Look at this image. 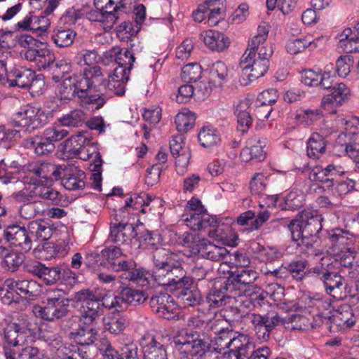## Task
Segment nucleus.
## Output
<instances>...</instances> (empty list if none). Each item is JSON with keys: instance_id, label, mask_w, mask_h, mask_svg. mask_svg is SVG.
Returning a JSON list of instances; mask_svg holds the SVG:
<instances>
[{"instance_id": "28", "label": "nucleus", "mask_w": 359, "mask_h": 359, "mask_svg": "<svg viewBox=\"0 0 359 359\" xmlns=\"http://www.w3.org/2000/svg\"><path fill=\"white\" fill-rule=\"evenodd\" d=\"M69 334V338L78 345L90 346L97 340V325H84Z\"/></svg>"}, {"instance_id": "17", "label": "nucleus", "mask_w": 359, "mask_h": 359, "mask_svg": "<svg viewBox=\"0 0 359 359\" xmlns=\"http://www.w3.org/2000/svg\"><path fill=\"white\" fill-rule=\"evenodd\" d=\"M170 149L172 156L175 159L176 170L178 174L183 175L189 163L191 151L186 146L181 135L175 136L170 142Z\"/></svg>"}, {"instance_id": "49", "label": "nucleus", "mask_w": 359, "mask_h": 359, "mask_svg": "<svg viewBox=\"0 0 359 359\" xmlns=\"http://www.w3.org/2000/svg\"><path fill=\"white\" fill-rule=\"evenodd\" d=\"M254 348L255 346L251 339L247 344H244L238 350H230L223 354H217L214 358L215 359H231V357L233 356L235 359H250Z\"/></svg>"}, {"instance_id": "4", "label": "nucleus", "mask_w": 359, "mask_h": 359, "mask_svg": "<svg viewBox=\"0 0 359 359\" xmlns=\"http://www.w3.org/2000/svg\"><path fill=\"white\" fill-rule=\"evenodd\" d=\"M175 347L182 353L190 355H182L178 359H210L211 353L205 354L208 348V338L204 333L187 328L178 330L172 341Z\"/></svg>"}, {"instance_id": "58", "label": "nucleus", "mask_w": 359, "mask_h": 359, "mask_svg": "<svg viewBox=\"0 0 359 359\" xmlns=\"http://www.w3.org/2000/svg\"><path fill=\"white\" fill-rule=\"evenodd\" d=\"M6 325L22 334L29 331L31 326L27 315L23 313H16Z\"/></svg>"}, {"instance_id": "37", "label": "nucleus", "mask_w": 359, "mask_h": 359, "mask_svg": "<svg viewBox=\"0 0 359 359\" xmlns=\"http://www.w3.org/2000/svg\"><path fill=\"white\" fill-rule=\"evenodd\" d=\"M89 142L90 140L83 134L72 136L65 141L62 146L63 153L68 157H75L84 144Z\"/></svg>"}, {"instance_id": "29", "label": "nucleus", "mask_w": 359, "mask_h": 359, "mask_svg": "<svg viewBox=\"0 0 359 359\" xmlns=\"http://www.w3.org/2000/svg\"><path fill=\"white\" fill-rule=\"evenodd\" d=\"M251 110V102L249 99L241 100L236 107L235 114L237 116L238 130L242 133L247 132L252 125Z\"/></svg>"}, {"instance_id": "50", "label": "nucleus", "mask_w": 359, "mask_h": 359, "mask_svg": "<svg viewBox=\"0 0 359 359\" xmlns=\"http://www.w3.org/2000/svg\"><path fill=\"white\" fill-rule=\"evenodd\" d=\"M208 338V341L210 339L211 345L215 351L220 352L225 348H229V341L231 335H233V330L226 328L225 330L215 335L213 338L208 333L203 332Z\"/></svg>"}, {"instance_id": "5", "label": "nucleus", "mask_w": 359, "mask_h": 359, "mask_svg": "<svg viewBox=\"0 0 359 359\" xmlns=\"http://www.w3.org/2000/svg\"><path fill=\"white\" fill-rule=\"evenodd\" d=\"M332 257L324 255L320 257L318 265L310 268L309 274L319 280L327 294L334 299H341L346 297V282L338 272L331 271L330 266Z\"/></svg>"}, {"instance_id": "3", "label": "nucleus", "mask_w": 359, "mask_h": 359, "mask_svg": "<svg viewBox=\"0 0 359 359\" xmlns=\"http://www.w3.org/2000/svg\"><path fill=\"white\" fill-rule=\"evenodd\" d=\"M90 74L86 79H81L77 87L80 90L78 103L85 109L93 111L99 110L111 97L107 93L91 94L93 90H96L98 83H105L103 69L98 65L92 66Z\"/></svg>"}, {"instance_id": "14", "label": "nucleus", "mask_w": 359, "mask_h": 359, "mask_svg": "<svg viewBox=\"0 0 359 359\" xmlns=\"http://www.w3.org/2000/svg\"><path fill=\"white\" fill-rule=\"evenodd\" d=\"M269 28L266 26H259L257 34L248 42L246 52H252L254 55L269 60L273 55L272 44L267 42Z\"/></svg>"}, {"instance_id": "44", "label": "nucleus", "mask_w": 359, "mask_h": 359, "mask_svg": "<svg viewBox=\"0 0 359 359\" xmlns=\"http://www.w3.org/2000/svg\"><path fill=\"white\" fill-rule=\"evenodd\" d=\"M195 114L188 109H183L175 116V124L179 132L186 133L195 125Z\"/></svg>"}, {"instance_id": "12", "label": "nucleus", "mask_w": 359, "mask_h": 359, "mask_svg": "<svg viewBox=\"0 0 359 359\" xmlns=\"http://www.w3.org/2000/svg\"><path fill=\"white\" fill-rule=\"evenodd\" d=\"M245 52L243 55L240 65L243 74L248 77L250 81L263 76L269 69V60H262L251 53Z\"/></svg>"}, {"instance_id": "22", "label": "nucleus", "mask_w": 359, "mask_h": 359, "mask_svg": "<svg viewBox=\"0 0 359 359\" xmlns=\"http://www.w3.org/2000/svg\"><path fill=\"white\" fill-rule=\"evenodd\" d=\"M350 96L349 88L343 83H338L332 88L331 94L324 96L322 99V107L330 114H335V107L346 102Z\"/></svg>"}, {"instance_id": "61", "label": "nucleus", "mask_w": 359, "mask_h": 359, "mask_svg": "<svg viewBox=\"0 0 359 359\" xmlns=\"http://www.w3.org/2000/svg\"><path fill=\"white\" fill-rule=\"evenodd\" d=\"M40 21H47L44 16H37L32 13H29L22 20L19 21L16 26L19 29L22 30H36L42 27L39 26Z\"/></svg>"}, {"instance_id": "36", "label": "nucleus", "mask_w": 359, "mask_h": 359, "mask_svg": "<svg viewBox=\"0 0 359 359\" xmlns=\"http://www.w3.org/2000/svg\"><path fill=\"white\" fill-rule=\"evenodd\" d=\"M335 256V261L344 267L359 266V252H356L348 248L340 250H333Z\"/></svg>"}, {"instance_id": "33", "label": "nucleus", "mask_w": 359, "mask_h": 359, "mask_svg": "<svg viewBox=\"0 0 359 359\" xmlns=\"http://www.w3.org/2000/svg\"><path fill=\"white\" fill-rule=\"evenodd\" d=\"M333 322L342 328L352 327L356 323V318L351 307L348 304L339 306L333 315Z\"/></svg>"}, {"instance_id": "46", "label": "nucleus", "mask_w": 359, "mask_h": 359, "mask_svg": "<svg viewBox=\"0 0 359 359\" xmlns=\"http://www.w3.org/2000/svg\"><path fill=\"white\" fill-rule=\"evenodd\" d=\"M178 294V299L184 307L194 306L200 304L202 296L199 290L191 289L190 287H182Z\"/></svg>"}, {"instance_id": "26", "label": "nucleus", "mask_w": 359, "mask_h": 359, "mask_svg": "<svg viewBox=\"0 0 359 359\" xmlns=\"http://www.w3.org/2000/svg\"><path fill=\"white\" fill-rule=\"evenodd\" d=\"M134 227L127 223H111L108 241L118 245H128L133 236Z\"/></svg>"}, {"instance_id": "20", "label": "nucleus", "mask_w": 359, "mask_h": 359, "mask_svg": "<svg viewBox=\"0 0 359 359\" xmlns=\"http://www.w3.org/2000/svg\"><path fill=\"white\" fill-rule=\"evenodd\" d=\"M92 67L85 68L79 74L65 79L57 86V93L61 100H70L76 95L79 99L80 90L77 86L81 79H86L90 74Z\"/></svg>"}, {"instance_id": "7", "label": "nucleus", "mask_w": 359, "mask_h": 359, "mask_svg": "<svg viewBox=\"0 0 359 359\" xmlns=\"http://www.w3.org/2000/svg\"><path fill=\"white\" fill-rule=\"evenodd\" d=\"M67 130L56 127L46 128L41 135H36L23 140L24 147L34 151L38 156L51 154L55 148L54 142H59L67 136Z\"/></svg>"}, {"instance_id": "25", "label": "nucleus", "mask_w": 359, "mask_h": 359, "mask_svg": "<svg viewBox=\"0 0 359 359\" xmlns=\"http://www.w3.org/2000/svg\"><path fill=\"white\" fill-rule=\"evenodd\" d=\"M193 284V278L187 276V271L177 261L170 266L165 286L178 290L182 287H190Z\"/></svg>"}, {"instance_id": "54", "label": "nucleus", "mask_w": 359, "mask_h": 359, "mask_svg": "<svg viewBox=\"0 0 359 359\" xmlns=\"http://www.w3.org/2000/svg\"><path fill=\"white\" fill-rule=\"evenodd\" d=\"M22 334L11 328L8 325L4 329V354L8 350H12V347L20 345Z\"/></svg>"}, {"instance_id": "38", "label": "nucleus", "mask_w": 359, "mask_h": 359, "mask_svg": "<svg viewBox=\"0 0 359 359\" xmlns=\"http://www.w3.org/2000/svg\"><path fill=\"white\" fill-rule=\"evenodd\" d=\"M46 205L41 201H34L24 203L19 209V213L21 217L25 219H30L37 216L44 215Z\"/></svg>"}, {"instance_id": "60", "label": "nucleus", "mask_w": 359, "mask_h": 359, "mask_svg": "<svg viewBox=\"0 0 359 359\" xmlns=\"http://www.w3.org/2000/svg\"><path fill=\"white\" fill-rule=\"evenodd\" d=\"M123 296L126 299L128 304L133 306L143 304L149 297L144 291L130 287L123 288Z\"/></svg>"}, {"instance_id": "1", "label": "nucleus", "mask_w": 359, "mask_h": 359, "mask_svg": "<svg viewBox=\"0 0 359 359\" xmlns=\"http://www.w3.org/2000/svg\"><path fill=\"white\" fill-rule=\"evenodd\" d=\"M323 218L317 210L306 209L300 212L288 224L292 238L299 246L305 248L309 255L320 256L322 251L317 248V235L322 229Z\"/></svg>"}, {"instance_id": "53", "label": "nucleus", "mask_w": 359, "mask_h": 359, "mask_svg": "<svg viewBox=\"0 0 359 359\" xmlns=\"http://www.w3.org/2000/svg\"><path fill=\"white\" fill-rule=\"evenodd\" d=\"M228 76V68L222 61L213 63L210 69V81L215 85H221Z\"/></svg>"}, {"instance_id": "59", "label": "nucleus", "mask_w": 359, "mask_h": 359, "mask_svg": "<svg viewBox=\"0 0 359 359\" xmlns=\"http://www.w3.org/2000/svg\"><path fill=\"white\" fill-rule=\"evenodd\" d=\"M85 121V114L81 109H74L59 119L62 126L68 127H79Z\"/></svg>"}, {"instance_id": "13", "label": "nucleus", "mask_w": 359, "mask_h": 359, "mask_svg": "<svg viewBox=\"0 0 359 359\" xmlns=\"http://www.w3.org/2000/svg\"><path fill=\"white\" fill-rule=\"evenodd\" d=\"M43 112L38 109L27 104L13 114V122L15 126L22 127L29 133L41 126Z\"/></svg>"}, {"instance_id": "48", "label": "nucleus", "mask_w": 359, "mask_h": 359, "mask_svg": "<svg viewBox=\"0 0 359 359\" xmlns=\"http://www.w3.org/2000/svg\"><path fill=\"white\" fill-rule=\"evenodd\" d=\"M198 137L201 146L205 148H212L219 143L221 140L218 131L208 127H203L200 130Z\"/></svg>"}, {"instance_id": "51", "label": "nucleus", "mask_w": 359, "mask_h": 359, "mask_svg": "<svg viewBox=\"0 0 359 359\" xmlns=\"http://www.w3.org/2000/svg\"><path fill=\"white\" fill-rule=\"evenodd\" d=\"M177 257V255L164 248H156L153 255L154 266H172Z\"/></svg>"}, {"instance_id": "43", "label": "nucleus", "mask_w": 359, "mask_h": 359, "mask_svg": "<svg viewBox=\"0 0 359 359\" xmlns=\"http://www.w3.org/2000/svg\"><path fill=\"white\" fill-rule=\"evenodd\" d=\"M41 286L33 279L20 280L18 294L25 299H34L39 295Z\"/></svg>"}, {"instance_id": "32", "label": "nucleus", "mask_w": 359, "mask_h": 359, "mask_svg": "<svg viewBox=\"0 0 359 359\" xmlns=\"http://www.w3.org/2000/svg\"><path fill=\"white\" fill-rule=\"evenodd\" d=\"M201 255L214 262H219L223 259L228 254L227 250L224 247H220L211 243H207L203 240L201 247L198 251Z\"/></svg>"}, {"instance_id": "41", "label": "nucleus", "mask_w": 359, "mask_h": 359, "mask_svg": "<svg viewBox=\"0 0 359 359\" xmlns=\"http://www.w3.org/2000/svg\"><path fill=\"white\" fill-rule=\"evenodd\" d=\"M76 35V32L71 29L60 28L53 30L51 39L57 46L65 48L73 43Z\"/></svg>"}, {"instance_id": "42", "label": "nucleus", "mask_w": 359, "mask_h": 359, "mask_svg": "<svg viewBox=\"0 0 359 359\" xmlns=\"http://www.w3.org/2000/svg\"><path fill=\"white\" fill-rule=\"evenodd\" d=\"M231 277L233 283L250 285L256 280L258 274L254 269L248 266L236 269L232 272Z\"/></svg>"}, {"instance_id": "6", "label": "nucleus", "mask_w": 359, "mask_h": 359, "mask_svg": "<svg viewBox=\"0 0 359 359\" xmlns=\"http://www.w3.org/2000/svg\"><path fill=\"white\" fill-rule=\"evenodd\" d=\"M94 5L97 11L89 12L88 18L106 23L109 27L115 25L128 10L126 0H94Z\"/></svg>"}, {"instance_id": "18", "label": "nucleus", "mask_w": 359, "mask_h": 359, "mask_svg": "<svg viewBox=\"0 0 359 359\" xmlns=\"http://www.w3.org/2000/svg\"><path fill=\"white\" fill-rule=\"evenodd\" d=\"M346 168L336 162H333L325 167L316 165L313 167L309 174L311 181L327 183V187L334 186L333 177L338 175H342L346 172Z\"/></svg>"}, {"instance_id": "11", "label": "nucleus", "mask_w": 359, "mask_h": 359, "mask_svg": "<svg viewBox=\"0 0 359 359\" xmlns=\"http://www.w3.org/2000/svg\"><path fill=\"white\" fill-rule=\"evenodd\" d=\"M8 61L0 60V85L6 87L28 88L34 79V72L22 67L8 70Z\"/></svg>"}, {"instance_id": "52", "label": "nucleus", "mask_w": 359, "mask_h": 359, "mask_svg": "<svg viewBox=\"0 0 359 359\" xmlns=\"http://www.w3.org/2000/svg\"><path fill=\"white\" fill-rule=\"evenodd\" d=\"M235 298L225 294L220 289H213L206 297V301L211 308H217L230 304Z\"/></svg>"}, {"instance_id": "15", "label": "nucleus", "mask_w": 359, "mask_h": 359, "mask_svg": "<svg viewBox=\"0 0 359 359\" xmlns=\"http://www.w3.org/2000/svg\"><path fill=\"white\" fill-rule=\"evenodd\" d=\"M101 253L110 268L115 271L124 272L125 270H131L135 266L132 259H126V255L118 246H109L103 249Z\"/></svg>"}, {"instance_id": "8", "label": "nucleus", "mask_w": 359, "mask_h": 359, "mask_svg": "<svg viewBox=\"0 0 359 359\" xmlns=\"http://www.w3.org/2000/svg\"><path fill=\"white\" fill-rule=\"evenodd\" d=\"M25 187L15 194V198L20 202L29 201L34 196L52 201L55 204L60 202V194L43 184L39 179L24 177L22 180Z\"/></svg>"}, {"instance_id": "2", "label": "nucleus", "mask_w": 359, "mask_h": 359, "mask_svg": "<svg viewBox=\"0 0 359 359\" xmlns=\"http://www.w3.org/2000/svg\"><path fill=\"white\" fill-rule=\"evenodd\" d=\"M223 316L231 326H238L243 329V325L251 323L258 339L266 341L269 339L270 333L277 326L283 325V319L275 312H269L265 315L247 312L238 305H230L223 311Z\"/></svg>"}, {"instance_id": "57", "label": "nucleus", "mask_w": 359, "mask_h": 359, "mask_svg": "<svg viewBox=\"0 0 359 359\" xmlns=\"http://www.w3.org/2000/svg\"><path fill=\"white\" fill-rule=\"evenodd\" d=\"M39 349L36 346H27L21 348L17 356L13 350L6 352V359H39Z\"/></svg>"}, {"instance_id": "40", "label": "nucleus", "mask_w": 359, "mask_h": 359, "mask_svg": "<svg viewBox=\"0 0 359 359\" xmlns=\"http://www.w3.org/2000/svg\"><path fill=\"white\" fill-rule=\"evenodd\" d=\"M326 142L324 137L318 133H313L307 143V155L309 158H318L325 152Z\"/></svg>"}, {"instance_id": "39", "label": "nucleus", "mask_w": 359, "mask_h": 359, "mask_svg": "<svg viewBox=\"0 0 359 359\" xmlns=\"http://www.w3.org/2000/svg\"><path fill=\"white\" fill-rule=\"evenodd\" d=\"M126 279L135 282L142 287H146L153 283L151 273L142 268L135 269V266L131 270H125L124 273Z\"/></svg>"}, {"instance_id": "45", "label": "nucleus", "mask_w": 359, "mask_h": 359, "mask_svg": "<svg viewBox=\"0 0 359 359\" xmlns=\"http://www.w3.org/2000/svg\"><path fill=\"white\" fill-rule=\"evenodd\" d=\"M308 264L305 259L294 260L287 264V269L290 275L296 280H302L305 276L314 278V276L309 274L310 269H307Z\"/></svg>"}, {"instance_id": "31", "label": "nucleus", "mask_w": 359, "mask_h": 359, "mask_svg": "<svg viewBox=\"0 0 359 359\" xmlns=\"http://www.w3.org/2000/svg\"><path fill=\"white\" fill-rule=\"evenodd\" d=\"M27 231L31 236L32 242L35 241H44L48 240L52 236V228L43 220H34L27 225Z\"/></svg>"}, {"instance_id": "9", "label": "nucleus", "mask_w": 359, "mask_h": 359, "mask_svg": "<svg viewBox=\"0 0 359 359\" xmlns=\"http://www.w3.org/2000/svg\"><path fill=\"white\" fill-rule=\"evenodd\" d=\"M76 302H81V320L83 325H97L103 309L100 305L98 292L88 289L81 290L75 294Z\"/></svg>"}, {"instance_id": "30", "label": "nucleus", "mask_w": 359, "mask_h": 359, "mask_svg": "<svg viewBox=\"0 0 359 359\" xmlns=\"http://www.w3.org/2000/svg\"><path fill=\"white\" fill-rule=\"evenodd\" d=\"M57 355L66 359H91L86 351L79 347L78 344L62 342L55 350Z\"/></svg>"}, {"instance_id": "56", "label": "nucleus", "mask_w": 359, "mask_h": 359, "mask_svg": "<svg viewBox=\"0 0 359 359\" xmlns=\"http://www.w3.org/2000/svg\"><path fill=\"white\" fill-rule=\"evenodd\" d=\"M104 76L105 75V71L103 69ZM105 83H98V86H103L106 89V92L108 95H111V97L115 95H123L126 91L125 84L126 82L118 81L115 77L109 78L107 79L104 76Z\"/></svg>"}, {"instance_id": "55", "label": "nucleus", "mask_w": 359, "mask_h": 359, "mask_svg": "<svg viewBox=\"0 0 359 359\" xmlns=\"http://www.w3.org/2000/svg\"><path fill=\"white\" fill-rule=\"evenodd\" d=\"M129 320L126 316H122L118 318H111L104 323V329L111 334L118 335L123 332L128 326Z\"/></svg>"}, {"instance_id": "16", "label": "nucleus", "mask_w": 359, "mask_h": 359, "mask_svg": "<svg viewBox=\"0 0 359 359\" xmlns=\"http://www.w3.org/2000/svg\"><path fill=\"white\" fill-rule=\"evenodd\" d=\"M6 241L13 246L19 248L27 252L32 248L31 236L25 226L19 225L8 226L4 232Z\"/></svg>"}, {"instance_id": "47", "label": "nucleus", "mask_w": 359, "mask_h": 359, "mask_svg": "<svg viewBox=\"0 0 359 359\" xmlns=\"http://www.w3.org/2000/svg\"><path fill=\"white\" fill-rule=\"evenodd\" d=\"M71 71V63L66 60L62 59L55 60L53 64H51L50 66H49L48 73L51 76V79L57 83Z\"/></svg>"}, {"instance_id": "19", "label": "nucleus", "mask_w": 359, "mask_h": 359, "mask_svg": "<svg viewBox=\"0 0 359 359\" xmlns=\"http://www.w3.org/2000/svg\"><path fill=\"white\" fill-rule=\"evenodd\" d=\"M62 165L56 166L49 163H34L29 165L27 174L25 177L57 180L62 175Z\"/></svg>"}, {"instance_id": "10", "label": "nucleus", "mask_w": 359, "mask_h": 359, "mask_svg": "<svg viewBox=\"0 0 359 359\" xmlns=\"http://www.w3.org/2000/svg\"><path fill=\"white\" fill-rule=\"evenodd\" d=\"M69 302L68 299L53 292L47 298L44 306L35 305L32 311L37 318L53 322L67 316L69 311Z\"/></svg>"}, {"instance_id": "24", "label": "nucleus", "mask_w": 359, "mask_h": 359, "mask_svg": "<svg viewBox=\"0 0 359 359\" xmlns=\"http://www.w3.org/2000/svg\"><path fill=\"white\" fill-rule=\"evenodd\" d=\"M265 147L264 140L258 137H252L247 142V145L241 152V158L244 162H249L255 160L256 161H263L266 156L264 150Z\"/></svg>"}, {"instance_id": "35", "label": "nucleus", "mask_w": 359, "mask_h": 359, "mask_svg": "<svg viewBox=\"0 0 359 359\" xmlns=\"http://www.w3.org/2000/svg\"><path fill=\"white\" fill-rule=\"evenodd\" d=\"M143 359H168V355L164 346L152 337L143 346Z\"/></svg>"}, {"instance_id": "23", "label": "nucleus", "mask_w": 359, "mask_h": 359, "mask_svg": "<svg viewBox=\"0 0 359 359\" xmlns=\"http://www.w3.org/2000/svg\"><path fill=\"white\" fill-rule=\"evenodd\" d=\"M85 172L78 167L62 166L61 182L68 190L82 189L85 187Z\"/></svg>"}, {"instance_id": "63", "label": "nucleus", "mask_w": 359, "mask_h": 359, "mask_svg": "<svg viewBox=\"0 0 359 359\" xmlns=\"http://www.w3.org/2000/svg\"><path fill=\"white\" fill-rule=\"evenodd\" d=\"M337 123L346 134L355 135L359 130V119L355 116L338 117Z\"/></svg>"}, {"instance_id": "34", "label": "nucleus", "mask_w": 359, "mask_h": 359, "mask_svg": "<svg viewBox=\"0 0 359 359\" xmlns=\"http://www.w3.org/2000/svg\"><path fill=\"white\" fill-rule=\"evenodd\" d=\"M107 55L114 58L118 66L132 69L135 57L133 53L127 48L113 47L106 53Z\"/></svg>"}, {"instance_id": "62", "label": "nucleus", "mask_w": 359, "mask_h": 359, "mask_svg": "<svg viewBox=\"0 0 359 359\" xmlns=\"http://www.w3.org/2000/svg\"><path fill=\"white\" fill-rule=\"evenodd\" d=\"M202 70L201 66L197 64H189L185 65L181 73L182 79L188 83L196 82L201 77Z\"/></svg>"}, {"instance_id": "64", "label": "nucleus", "mask_w": 359, "mask_h": 359, "mask_svg": "<svg viewBox=\"0 0 359 359\" xmlns=\"http://www.w3.org/2000/svg\"><path fill=\"white\" fill-rule=\"evenodd\" d=\"M41 271L39 278L48 285L56 283L61 278V269L58 266L48 267L44 264Z\"/></svg>"}, {"instance_id": "21", "label": "nucleus", "mask_w": 359, "mask_h": 359, "mask_svg": "<svg viewBox=\"0 0 359 359\" xmlns=\"http://www.w3.org/2000/svg\"><path fill=\"white\" fill-rule=\"evenodd\" d=\"M182 221L194 231L214 227L217 223L216 217L209 215L207 211L185 212L182 216Z\"/></svg>"}, {"instance_id": "27", "label": "nucleus", "mask_w": 359, "mask_h": 359, "mask_svg": "<svg viewBox=\"0 0 359 359\" xmlns=\"http://www.w3.org/2000/svg\"><path fill=\"white\" fill-rule=\"evenodd\" d=\"M200 39L209 49L217 52L225 50L230 44L229 39L226 36L219 31L212 29L201 32Z\"/></svg>"}]
</instances>
